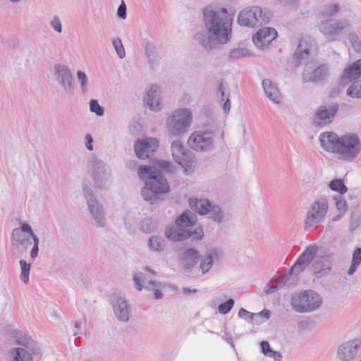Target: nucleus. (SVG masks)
<instances>
[{"mask_svg": "<svg viewBox=\"0 0 361 361\" xmlns=\"http://www.w3.org/2000/svg\"><path fill=\"white\" fill-rule=\"evenodd\" d=\"M203 23L206 33L197 32L194 39L206 51H211L231 40L232 19L226 8L206 6L203 9Z\"/></svg>", "mask_w": 361, "mask_h": 361, "instance_id": "nucleus-1", "label": "nucleus"}, {"mask_svg": "<svg viewBox=\"0 0 361 361\" xmlns=\"http://www.w3.org/2000/svg\"><path fill=\"white\" fill-rule=\"evenodd\" d=\"M177 260L180 267L185 275L195 276L200 271L204 275L209 271L214 263L220 260L221 251L212 248L201 255L200 252L193 247L178 250Z\"/></svg>", "mask_w": 361, "mask_h": 361, "instance_id": "nucleus-2", "label": "nucleus"}, {"mask_svg": "<svg viewBox=\"0 0 361 361\" xmlns=\"http://www.w3.org/2000/svg\"><path fill=\"white\" fill-rule=\"evenodd\" d=\"M137 174L141 179L147 178L141 195L146 201L155 204L164 200L163 195L169 193L170 188L162 172L149 166H140Z\"/></svg>", "mask_w": 361, "mask_h": 361, "instance_id": "nucleus-3", "label": "nucleus"}, {"mask_svg": "<svg viewBox=\"0 0 361 361\" xmlns=\"http://www.w3.org/2000/svg\"><path fill=\"white\" fill-rule=\"evenodd\" d=\"M195 222V219L190 212H184L176 219V224L166 228L164 235L171 241L179 242L190 238L192 241H199L204 237L202 226L190 228Z\"/></svg>", "mask_w": 361, "mask_h": 361, "instance_id": "nucleus-4", "label": "nucleus"}, {"mask_svg": "<svg viewBox=\"0 0 361 361\" xmlns=\"http://www.w3.org/2000/svg\"><path fill=\"white\" fill-rule=\"evenodd\" d=\"M192 121L191 111L186 108L174 111L166 119V129L170 137H180L185 134Z\"/></svg>", "mask_w": 361, "mask_h": 361, "instance_id": "nucleus-5", "label": "nucleus"}, {"mask_svg": "<svg viewBox=\"0 0 361 361\" xmlns=\"http://www.w3.org/2000/svg\"><path fill=\"white\" fill-rule=\"evenodd\" d=\"M271 18V13L259 6H252L242 10L238 16V22L241 26L258 27L267 24Z\"/></svg>", "mask_w": 361, "mask_h": 361, "instance_id": "nucleus-6", "label": "nucleus"}, {"mask_svg": "<svg viewBox=\"0 0 361 361\" xmlns=\"http://www.w3.org/2000/svg\"><path fill=\"white\" fill-rule=\"evenodd\" d=\"M290 303L297 312H308L317 310L322 303V297L313 290H305L292 295Z\"/></svg>", "mask_w": 361, "mask_h": 361, "instance_id": "nucleus-7", "label": "nucleus"}, {"mask_svg": "<svg viewBox=\"0 0 361 361\" xmlns=\"http://www.w3.org/2000/svg\"><path fill=\"white\" fill-rule=\"evenodd\" d=\"M216 133L212 129L193 132L188 140L189 147L197 152H209L214 148Z\"/></svg>", "mask_w": 361, "mask_h": 361, "instance_id": "nucleus-8", "label": "nucleus"}, {"mask_svg": "<svg viewBox=\"0 0 361 361\" xmlns=\"http://www.w3.org/2000/svg\"><path fill=\"white\" fill-rule=\"evenodd\" d=\"M361 151V142L359 137L353 133L341 137L338 153L341 159L352 161L357 158Z\"/></svg>", "mask_w": 361, "mask_h": 361, "instance_id": "nucleus-9", "label": "nucleus"}, {"mask_svg": "<svg viewBox=\"0 0 361 361\" xmlns=\"http://www.w3.org/2000/svg\"><path fill=\"white\" fill-rule=\"evenodd\" d=\"M328 208V202L325 199L313 202L307 213L304 222V229L307 231L312 228H316L322 224L324 221Z\"/></svg>", "mask_w": 361, "mask_h": 361, "instance_id": "nucleus-10", "label": "nucleus"}, {"mask_svg": "<svg viewBox=\"0 0 361 361\" xmlns=\"http://www.w3.org/2000/svg\"><path fill=\"white\" fill-rule=\"evenodd\" d=\"M90 165L95 185L101 189L107 188L111 183V173L106 164L93 157L90 161Z\"/></svg>", "mask_w": 361, "mask_h": 361, "instance_id": "nucleus-11", "label": "nucleus"}, {"mask_svg": "<svg viewBox=\"0 0 361 361\" xmlns=\"http://www.w3.org/2000/svg\"><path fill=\"white\" fill-rule=\"evenodd\" d=\"M350 25L348 20H338L334 18L321 21L318 25L319 31L329 41L338 39L340 34Z\"/></svg>", "mask_w": 361, "mask_h": 361, "instance_id": "nucleus-12", "label": "nucleus"}, {"mask_svg": "<svg viewBox=\"0 0 361 361\" xmlns=\"http://www.w3.org/2000/svg\"><path fill=\"white\" fill-rule=\"evenodd\" d=\"M83 195L87 200L88 209L97 227H103L106 224L102 205L96 200L92 190L83 187Z\"/></svg>", "mask_w": 361, "mask_h": 361, "instance_id": "nucleus-13", "label": "nucleus"}, {"mask_svg": "<svg viewBox=\"0 0 361 361\" xmlns=\"http://www.w3.org/2000/svg\"><path fill=\"white\" fill-rule=\"evenodd\" d=\"M171 149L174 161L181 167L185 168V171L195 163L193 154L185 148L180 140H176L172 142Z\"/></svg>", "mask_w": 361, "mask_h": 361, "instance_id": "nucleus-14", "label": "nucleus"}, {"mask_svg": "<svg viewBox=\"0 0 361 361\" xmlns=\"http://www.w3.org/2000/svg\"><path fill=\"white\" fill-rule=\"evenodd\" d=\"M54 77L56 82L67 94L74 92L73 77L70 68L63 64L56 63L54 67Z\"/></svg>", "mask_w": 361, "mask_h": 361, "instance_id": "nucleus-15", "label": "nucleus"}, {"mask_svg": "<svg viewBox=\"0 0 361 361\" xmlns=\"http://www.w3.org/2000/svg\"><path fill=\"white\" fill-rule=\"evenodd\" d=\"M158 148L159 142L154 137L137 140L134 143V151L137 157L143 160L149 159L152 162L154 161L152 157Z\"/></svg>", "mask_w": 361, "mask_h": 361, "instance_id": "nucleus-16", "label": "nucleus"}, {"mask_svg": "<svg viewBox=\"0 0 361 361\" xmlns=\"http://www.w3.org/2000/svg\"><path fill=\"white\" fill-rule=\"evenodd\" d=\"M110 302L116 319L123 323L130 319V307L121 293H115L111 296Z\"/></svg>", "mask_w": 361, "mask_h": 361, "instance_id": "nucleus-17", "label": "nucleus"}, {"mask_svg": "<svg viewBox=\"0 0 361 361\" xmlns=\"http://www.w3.org/2000/svg\"><path fill=\"white\" fill-rule=\"evenodd\" d=\"M145 271L147 273L137 272L133 275V281L135 288L140 291L143 288L152 290L156 287H161V283L156 281L151 276H155L156 273L148 267L145 268Z\"/></svg>", "mask_w": 361, "mask_h": 361, "instance_id": "nucleus-18", "label": "nucleus"}, {"mask_svg": "<svg viewBox=\"0 0 361 361\" xmlns=\"http://www.w3.org/2000/svg\"><path fill=\"white\" fill-rule=\"evenodd\" d=\"M316 47L315 41L310 37H304L299 41L293 59L297 66L302 63L303 60L308 59L311 51Z\"/></svg>", "mask_w": 361, "mask_h": 361, "instance_id": "nucleus-19", "label": "nucleus"}, {"mask_svg": "<svg viewBox=\"0 0 361 361\" xmlns=\"http://www.w3.org/2000/svg\"><path fill=\"white\" fill-rule=\"evenodd\" d=\"M318 247L315 245H311L306 247L305 251L299 256L296 262L292 267V270H296L298 272H302L314 261Z\"/></svg>", "mask_w": 361, "mask_h": 361, "instance_id": "nucleus-20", "label": "nucleus"}, {"mask_svg": "<svg viewBox=\"0 0 361 361\" xmlns=\"http://www.w3.org/2000/svg\"><path fill=\"white\" fill-rule=\"evenodd\" d=\"M312 65V63H308L305 66V70L302 74V81L304 82L322 80L328 74L327 66L322 64L312 70L315 66Z\"/></svg>", "mask_w": 361, "mask_h": 361, "instance_id": "nucleus-21", "label": "nucleus"}, {"mask_svg": "<svg viewBox=\"0 0 361 361\" xmlns=\"http://www.w3.org/2000/svg\"><path fill=\"white\" fill-rule=\"evenodd\" d=\"M361 347V341L354 339L342 344L338 350V357L343 361H351L357 355Z\"/></svg>", "mask_w": 361, "mask_h": 361, "instance_id": "nucleus-22", "label": "nucleus"}, {"mask_svg": "<svg viewBox=\"0 0 361 361\" xmlns=\"http://www.w3.org/2000/svg\"><path fill=\"white\" fill-rule=\"evenodd\" d=\"M338 109L339 105L337 103L320 106L315 111L314 118L318 120L319 125L329 124L332 121Z\"/></svg>", "mask_w": 361, "mask_h": 361, "instance_id": "nucleus-23", "label": "nucleus"}, {"mask_svg": "<svg viewBox=\"0 0 361 361\" xmlns=\"http://www.w3.org/2000/svg\"><path fill=\"white\" fill-rule=\"evenodd\" d=\"M276 36L277 32L274 28L264 27L252 36V41L257 47L264 48L267 47Z\"/></svg>", "mask_w": 361, "mask_h": 361, "instance_id": "nucleus-24", "label": "nucleus"}, {"mask_svg": "<svg viewBox=\"0 0 361 361\" xmlns=\"http://www.w3.org/2000/svg\"><path fill=\"white\" fill-rule=\"evenodd\" d=\"M321 147L326 152L338 153L341 137L334 132L322 133L319 137Z\"/></svg>", "mask_w": 361, "mask_h": 361, "instance_id": "nucleus-25", "label": "nucleus"}, {"mask_svg": "<svg viewBox=\"0 0 361 361\" xmlns=\"http://www.w3.org/2000/svg\"><path fill=\"white\" fill-rule=\"evenodd\" d=\"M159 99V87L154 84L152 85L149 90L147 92L146 95L144 97V104L145 106H148L151 110L158 111L161 110Z\"/></svg>", "mask_w": 361, "mask_h": 361, "instance_id": "nucleus-26", "label": "nucleus"}, {"mask_svg": "<svg viewBox=\"0 0 361 361\" xmlns=\"http://www.w3.org/2000/svg\"><path fill=\"white\" fill-rule=\"evenodd\" d=\"M11 239L16 242L15 245H21L25 249H27L32 244L29 234L23 231V224L20 227L13 230Z\"/></svg>", "mask_w": 361, "mask_h": 361, "instance_id": "nucleus-27", "label": "nucleus"}, {"mask_svg": "<svg viewBox=\"0 0 361 361\" xmlns=\"http://www.w3.org/2000/svg\"><path fill=\"white\" fill-rule=\"evenodd\" d=\"M262 87L267 97L276 104H279L281 100V94L277 85L269 79L262 80Z\"/></svg>", "mask_w": 361, "mask_h": 361, "instance_id": "nucleus-28", "label": "nucleus"}, {"mask_svg": "<svg viewBox=\"0 0 361 361\" xmlns=\"http://www.w3.org/2000/svg\"><path fill=\"white\" fill-rule=\"evenodd\" d=\"M189 205L191 209L200 215L209 213V207H212L211 202L207 199L190 198Z\"/></svg>", "mask_w": 361, "mask_h": 361, "instance_id": "nucleus-29", "label": "nucleus"}, {"mask_svg": "<svg viewBox=\"0 0 361 361\" xmlns=\"http://www.w3.org/2000/svg\"><path fill=\"white\" fill-rule=\"evenodd\" d=\"M309 268L314 274H318L319 276L326 275L331 269L326 259L322 257H317Z\"/></svg>", "mask_w": 361, "mask_h": 361, "instance_id": "nucleus-30", "label": "nucleus"}, {"mask_svg": "<svg viewBox=\"0 0 361 361\" xmlns=\"http://www.w3.org/2000/svg\"><path fill=\"white\" fill-rule=\"evenodd\" d=\"M343 77L351 80L361 77V59L345 68Z\"/></svg>", "mask_w": 361, "mask_h": 361, "instance_id": "nucleus-31", "label": "nucleus"}, {"mask_svg": "<svg viewBox=\"0 0 361 361\" xmlns=\"http://www.w3.org/2000/svg\"><path fill=\"white\" fill-rule=\"evenodd\" d=\"M11 353L13 356L12 361H32V356L27 350L23 348H15Z\"/></svg>", "mask_w": 361, "mask_h": 361, "instance_id": "nucleus-32", "label": "nucleus"}, {"mask_svg": "<svg viewBox=\"0 0 361 361\" xmlns=\"http://www.w3.org/2000/svg\"><path fill=\"white\" fill-rule=\"evenodd\" d=\"M145 54L152 66L157 64L159 61L157 51L153 42L147 41L145 43Z\"/></svg>", "mask_w": 361, "mask_h": 361, "instance_id": "nucleus-33", "label": "nucleus"}, {"mask_svg": "<svg viewBox=\"0 0 361 361\" xmlns=\"http://www.w3.org/2000/svg\"><path fill=\"white\" fill-rule=\"evenodd\" d=\"M147 245L152 251L161 252L164 248L165 240L161 237L152 235L149 238Z\"/></svg>", "mask_w": 361, "mask_h": 361, "instance_id": "nucleus-34", "label": "nucleus"}, {"mask_svg": "<svg viewBox=\"0 0 361 361\" xmlns=\"http://www.w3.org/2000/svg\"><path fill=\"white\" fill-rule=\"evenodd\" d=\"M361 264V247L355 250L353 253L351 265L348 271L349 275H353L357 270V267Z\"/></svg>", "mask_w": 361, "mask_h": 361, "instance_id": "nucleus-35", "label": "nucleus"}, {"mask_svg": "<svg viewBox=\"0 0 361 361\" xmlns=\"http://www.w3.org/2000/svg\"><path fill=\"white\" fill-rule=\"evenodd\" d=\"M19 264L21 269L20 279L25 284H27L29 282V276L31 267L30 264L27 263L24 259H20L19 261Z\"/></svg>", "mask_w": 361, "mask_h": 361, "instance_id": "nucleus-36", "label": "nucleus"}, {"mask_svg": "<svg viewBox=\"0 0 361 361\" xmlns=\"http://www.w3.org/2000/svg\"><path fill=\"white\" fill-rule=\"evenodd\" d=\"M77 80L80 84V87L82 94H86L88 91L89 80L86 73L82 71H78L76 73Z\"/></svg>", "mask_w": 361, "mask_h": 361, "instance_id": "nucleus-37", "label": "nucleus"}, {"mask_svg": "<svg viewBox=\"0 0 361 361\" xmlns=\"http://www.w3.org/2000/svg\"><path fill=\"white\" fill-rule=\"evenodd\" d=\"M329 188L331 190L338 192L340 195L345 194L348 190L347 187L341 179H334L331 180L329 183Z\"/></svg>", "mask_w": 361, "mask_h": 361, "instance_id": "nucleus-38", "label": "nucleus"}, {"mask_svg": "<svg viewBox=\"0 0 361 361\" xmlns=\"http://www.w3.org/2000/svg\"><path fill=\"white\" fill-rule=\"evenodd\" d=\"M238 317L251 324H259L262 323V322L256 321V314H255V313H252L244 308L240 309L238 311Z\"/></svg>", "mask_w": 361, "mask_h": 361, "instance_id": "nucleus-39", "label": "nucleus"}, {"mask_svg": "<svg viewBox=\"0 0 361 361\" xmlns=\"http://www.w3.org/2000/svg\"><path fill=\"white\" fill-rule=\"evenodd\" d=\"M347 95L353 98H361V81L354 82L347 90Z\"/></svg>", "mask_w": 361, "mask_h": 361, "instance_id": "nucleus-40", "label": "nucleus"}, {"mask_svg": "<svg viewBox=\"0 0 361 361\" xmlns=\"http://www.w3.org/2000/svg\"><path fill=\"white\" fill-rule=\"evenodd\" d=\"M211 218L217 223H221L224 219V213L221 209L219 206L212 205V207H209V211Z\"/></svg>", "mask_w": 361, "mask_h": 361, "instance_id": "nucleus-41", "label": "nucleus"}, {"mask_svg": "<svg viewBox=\"0 0 361 361\" xmlns=\"http://www.w3.org/2000/svg\"><path fill=\"white\" fill-rule=\"evenodd\" d=\"M251 53L249 50L245 48H236L233 49L230 51V58L233 59H238L242 57L249 56Z\"/></svg>", "mask_w": 361, "mask_h": 361, "instance_id": "nucleus-42", "label": "nucleus"}, {"mask_svg": "<svg viewBox=\"0 0 361 361\" xmlns=\"http://www.w3.org/2000/svg\"><path fill=\"white\" fill-rule=\"evenodd\" d=\"M113 46L116 50L118 56L123 59L126 56V51L122 43L121 39L119 37H115L112 39Z\"/></svg>", "mask_w": 361, "mask_h": 361, "instance_id": "nucleus-43", "label": "nucleus"}, {"mask_svg": "<svg viewBox=\"0 0 361 361\" xmlns=\"http://www.w3.org/2000/svg\"><path fill=\"white\" fill-rule=\"evenodd\" d=\"M338 10L339 6L338 4H330L322 10L321 15L324 18H330L336 14Z\"/></svg>", "mask_w": 361, "mask_h": 361, "instance_id": "nucleus-44", "label": "nucleus"}, {"mask_svg": "<svg viewBox=\"0 0 361 361\" xmlns=\"http://www.w3.org/2000/svg\"><path fill=\"white\" fill-rule=\"evenodd\" d=\"M234 305V300L229 298L225 302L221 303L218 307L219 312L222 314H228Z\"/></svg>", "mask_w": 361, "mask_h": 361, "instance_id": "nucleus-45", "label": "nucleus"}, {"mask_svg": "<svg viewBox=\"0 0 361 361\" xmlns=\"http://www.w3.org/2000/svg\"><path fill=\"white\" fill-rule=\"evenodd\" d=\"M90 109L98 116H102L104 114V110L96 99H91L90 102Z\"/></svg>", "mask_w": 361, "mask_h": 361, "instance_id": "nucleus-46", "label": "nucleus"}, {"mask_svg": "<svg viewBox=\"0 0 361 361\" xmlns=\"http://www.w3.org/2000/svg\"><path fill=\"white\" fill-rule=\"evenodd\" d=\"M23 231H25L26 233L29 234L30 238L32 239V240H33V244H34L33 245L39 246V238L36 235V234L34 233L31 226L28 224H27V223L23 224Z\"/></svg>", "mask_w": 361, "mask_h": 361, "instance_id": "nucleus-47", "label": "nucleus"}, {"mask_svg": "<svg viewBox=\"0 0 361 361\" xmlns=\"http://www.w3.org/2000/svg\"><path fill=\"white\" fill-rule=\"evenodd\" d=\"M157 164L160 169L166 172H172L174 169V166L171 161H157Z\"/></svg>", "mask_w": 361, "mask_h": 361, "instance_id": "nucleus-48", "label": "nucleus"}, {"mask_svg": "<svg viewBox=\"0 0 361 361\" xmlns=\"http://www.w3.org/2000/svg\"><path fill=\"white\" fill-rule=\"evenodd\" d=\"M361 224V216L358 214H353L351 216L349 228L350 231H354Z\"/></svg>", "mask_w": 361, "mask_h": 361, "instance_id": "nucleus-49", "label": "nucleus"}, {"mask_svg": "<svg viewBox=\"0 0 361 361\" xmlns=\"http://www.w3.org/2000/svg\"><path fill=\"white\" fill-rule=\"evenodd\" d=\"M51 27L58 33L62 32V25L58 16H54L50 22Z\"/></svg>", "mask_w": 361, "mask_h": 361, "instance_id": "nucleus-50", "label": "nucleus"}, {"mask_svg": "<svg viewBox=\"0 0 361 361\" xmlns=\"http://www.w3.org/2000/svg\"><path fill=\"white\" fill-rule=\"evenodd\" d=\"M117 16L121 19H126L127 17V7L123 0L121 1V4L119 5L117 9Z\"/></svg>", "mask_w": 361, "mask_h": 361, "instance_id": "nucleus-51", "label": "nucleus"}, {"mask_svg": "<svg viewBox=\"0 0 361 361\" xmlns=\"http://www.w3.org/2000/svg\"><path fill=\"white\" fill-rule=\"evenodd\" d=\"M336 205L338 210L342 212H345L347 210V204L345 200L341 196L338 198H336Z\"/></svg>", "mask_w": 361, "mask_h": 361, "instance_id": "nucleus-52", "label": "nucleus"}, {"mask_svg": "<svg viewBox=\"0 0 361 361\" xmlns=\"http://www.w3.org/2000/svg\"><path fill=\"white\" fill-rule=\"evenodd\" d=\"M261 351L265 356H269L270 353L272 351V349L270 347V345L268 341H262L259 343Z\"/></svg>", "mask_w": 361, "mask_h": 361, "instance_id": "nucleus-53", "label": "nucleus"}, {"mask_svg": "<svg viewBox=\"0 0 361 361\" xmlns=\"http://www.w3.org/2000/svg\"><path fill=\"white\" fill-rule=\"evenodd\" d=\"M294 271H297L296 270H292V268L289 270V271L279 281H277V283H279V285L280 286L281 288L286 286V285H288V281L289 279V278L292 276L293 273Z\"/></svg>", "mask_w": 361, "mask_h": 361, "instance_id": "nucleus-54", "label": "nucleus"}, {"mask_svg": "<svg viewBox=\"0 0 361 361\" xmlns=\"http://www.w3.org/2000/svg\"><path fill=\"white\" fill-rule=\"evenodd\" d=\"M279 288H281V287L277 282L275 284H272L271 286L267 284L264 288V292L266 294H271Z\"/></svg>", "mask_w": 361, "mask_h": 361, "instance_id": "nucleus-55", "label": "nucleus"}, {"mask_svg": "<svg viewBox=\"0 0 361 361\" xmlns=\"http://www.w3.org/2000/svg\"><path fill=\"white\" fill-rule=\"evenodd\" d=\"M349 42L351 43L352 47H354L355 44H357L360 40L357 34L355 32H350L348 36Z\"/></svg>", "mask_w": 361, "mask_h": 361, "instance_id": "nucleus-56", "label": "nucleus"}, {"mask_svg": "<svg viewBox=\"0 0 361 361\" xmlns=\"http://www.w3.org/2000/svg\"><path fill=\"white\" fill-rule=\"evenodd\" d=\"M255 314H256V319L259 318V317H263L264 319L261 321L262 322L263 321L267 320L269 319L270 311L267 309H264L259 313H255Z\"/></svg>", "mask_w": 361, "mask_h": 361, "instance_id": "nucleus-57", "label": "nucleus"}, {"mask_svg": "<svg viewBox=\"0 0 361 361\" xmlns=\"http://www.w3.org/2000/svg\"><path fill=\"white\" fill-rule=\"evenodd\" d=\"M85 141L86 148L90 151L93 150V145H92L93 138L90 134H87L85 135Z\"/></svg>", "mask_w": 361, "mask_h": 361, "instance_id": "nucleus-58", "label": "nucleus"}, {"mask_svg": "<svg viewBox=\"0 0 361 361\" xmlns=\"http://www.w3.org/2000/svg\"><path fill=\"white\" fill-rule=\"evenodd\" d=\"M268 357H273L274 361H282V355L278 351H274L272 350Z\"/></svg>", "mask_w": 361, "mask_h": 361, "instance_id": "nucleus-59", "label": "nucleus"}, {"mask_svg": "<svg viewBox=\"0 0 361 361\" xmlns=\"http://www.w3.org/2000/svg\"><path fill=\"white\" fill-rule=\"evenodd\" d=\"M224 111L225 114H228L231 109V101L229 99V95H227V97L225 101H224Z\"/></svg>", "mask_w": 361, "mask_h": 361, "instance_id": "nucleus-60", "label": "nucleus"}, {"mask_svg": "<svg viewBox=\"0 0 361 361\" xmlns=\"http://www.w3.org/2000/svg\"><path fill=\"white\" fill-rule=\"evenodd\" d=\"M38 252H39V246L33 245V247L30 251V257L32 259H35L37 257Z\"/></svg>", "mask_w": 361, "mask_h": 361, "instance_id": "nucleus-61", "label": "nucleus"}, {"mask_svg": "<svg viewBox=\"0 0 361 361\" xmlns=\"http://www.w3.org/2000/svg\"><path fill=\"white\" fill-rule=\"evenodd\" d=\"M160 287H156V288H153L152 290H154V294L155 299H161L163 297L162 292L159 289Z\"/></svg>", "mask_w": 361, "mask_h": 361, "instance_id": "nucleus-62", "label": "nucleus"}, {"mask_svg": "<svg viewBox=\"0 0 361 361\" xmlns=\"http://www.w3.org/2000/svg\"><path fill=\"white\" fill-rule=\"evenodd\" d=\"M284 4L288 6H295L298 4V0H280Z\"/></svg>", "mask_w": 361, "mask_h": 361, "instance_id": "nucleus-63", "label": "nucleus"}, {"mask_svg": "<svg viewBox=\"0 0 361 361\" xmlns=\"http://www.w3.org/2000/svg\"><path fill=\"white\" fill-rule=\"evenodd\" d=\"M226 84L224 82V80H221L219 86V92L220 93L225 92L226 91Z\"/></svg>", "mask_w": 361, "mask_h": 361, "instance_id": "nucleus-64", "label": "nucleus"}]
</instances>
